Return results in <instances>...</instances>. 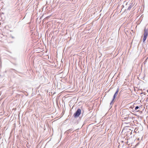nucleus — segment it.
<instances>
[{
  "instance_id": "3",
  "label": "nucleus",
  "mask_w": 148,
  "mask_h": 148,
  "mask_svg": "<svg viewBox=\"0 0 148 148\" xmlns=\"http://www.w3.org/2000/svg\"><path fill=\"white\" fill-rule=\"evenodd\" d=\"M118 91H119V89H118V88L117 89V90H116V92H115V93L113 96V98L112 99V101H114V99L116 97L117 95Z\"/></svg>"
},
{
  "instance_id": "6",
  "label": "nucleus",
  "mask_w": 148,
  "mask_h": 148,
  "mask_svg": "<svg viewBox=\"0 0 148 148\" xmlns=\"http://www.w3.org/2000/svg\"><path fill=\"white\" fill-rule=\"evenodd\" d=\"M113 101H112H112L110 102V105H112L113 104Z\"/></svg>"
},
{
  "instance_id": "1",
  "label": "nucleus",
  "mask_w": 148,
  "mask_h": 148,
  "mask_svg": "<svg viewBox=\"0 0 148 148\" xmlns=\"http://www.w3.org/2000/svg\"><path fill=\"white\" fill-rule=\"evenodd\" d=\"M81 113V110L78 109L76 112L74 114L73 116L75 118H77L79 116Z\"/></svg>"
},
{
  "instance_id": "8",
  "label": "nucleus",
  "mask_w": 148,
  "mask_h": 148,
  "mask_svg": "<svg viewBox=\"0 0 148 148\" xmlns=\"http://www.w3.org/2000/svg\"><path fill=\"white\" fill-rule=\"evenodd\" d=\"M130 8H131V7H129L128 8V10H130Z\"/></svg>"
},
{
  "instance_id": "7",
  "label": "nucleus",
  "mask_w": 148,
  "mask_h": 148,
  "mask_svg": "<svg viewBox=\"0 0 148 148\" xmlns=\"http://www.w3.org/2000/svg\"><path fill=\"white\" fill-rule=\"evenodd\" d=\"M148 59V57L147 58L145 61V62H147V60Z\"/></svg>"
},
{
  "instance_id": "4",
  "label": "nucleus",
  "mask_w": 148,
  "mask_h": 148,
  "mask_svg": "<svg viewBox=\"0 0 148 148\" xmlns=\"http://www.w3.org/2000/svg\"><path fill=\"white\" fill-rule=\"evenodd\" d=\"M146 38L143 37V42H144L145 41Z\"/></svg>"
},
{
  "instance_id": "9",
  "label": "nucleus",
  "mask_w": 148,
  "mask_h": 148,
  "mask_svg": "<svg viewBox=\"0 0 148 148\" xmlns=\"http://www.w3.org/2000/svg\"><path fill=\"white\" fill-rule=\"evenodd\" d=\"M139 111V110H137V112Z\"/></svg>"
},
{
  "instance_id": "2",
  "label": "nucleus",
  "mask_w": 148,
  "mask_h": 148,
  "mask_svg": "<svg viewBox=\"0 0 148 148\" xmlns=\"http://www.w3.org/2000/svg\"><path fill=\"white\" fill-rule=\"evenodd\" d=\"M148 35V32L147 29H145L144 33V37L147 38Z\"/></svg>"
},
{
  "instance_id": "5",
  "label": "nucleus",
  "mask_w": 148,
  "mask_h": 148,
  "mask_svg": "<svg viewBox=\"0 0 148 148\" xmlns=\"http://www.w3.org/2000/svg\"><path fill=\"white\" fill-rule=\"evenodd\" d=\"M139 108V107L138 106H137L135 107V110H137Z\"/></svg>"
}]
</instances>
